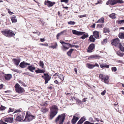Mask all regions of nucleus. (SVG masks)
<instances>
[{
  "label": "nucleus",
  "mask_w": 124,
  "mask_h": 124,
  "mask_svg": "<svg viewBox=\"0 0 124 124\" xmlns=\"http://www.w3.org/2000/svg\"><path fill=\"white\" fill-rule=\"evenodd\" d=\"M27 68L32 72H33V70L36 69L34 67H33L31 66H29Z\"/></svg>",
  "instance_id": "23"
},
{
  "label": "nucleus",
  "mask_w": 124,
  "mask_h": 124,
  "mask_svg": "<svg viewBox=\"0 0 124 124\" xmlns=\"http://www.w3.org/2000/svg\"><path fill=\"white\" fill-rule=\"evenodd\" d=\"M48 109L44 108H42L41 109V111L42 112L44 113H46V112L48 111Z\"/></svg>",
  "instance_id": "26"
},
{
  "label": "nucleus",
  "mask_w": 124,
  "mask_h": 124,
  "mask_svg": "<svg viewBox=\"0 0 124 124\" xmlns=\"http://www.w3.org/2000/svg\"><path fill=\"white\" fill-rule=\"evenodd\" d=\"M47 101H46L45 102H43L42 103V105L43 106H45L47 104Z\"/></svg>",
  "instance_id": "46"
},
{
  "label": "nucleus",
  "mask_w": 124,
  "mask_h": 124,
  "mask_svg": "<svg viewBox=\"0 0 124 124\" xmlns=\"http://www.w3.org/2000/svg\"><path fill=\"white\" fill-rule=\"evenodd\" d=\"M104 18L103 17H102L97 22V23H103L104 22Z\"/></svg>",
  "instance_id": "30"
},
{
  "label": "nucleus",
  "mask_w": 124,
  "mask_h": 124,
  "mask_svg": "<svg viewBox=\"0 0 124 124\" xmlns=\"http://www.w3.org/2000/svg\"><path fill=\"white\" fill-rule=\"evenodd\" d=\"M118 36L120 38L124 39V32H121L119 33Z\"/></svg>",
  "instance_id": "24"
},
{
  "label": "nucleus",
  "mask_w": 124,
  "mask_h": 124,
  "mask_svg": "<svg viewBox=\"0 0 124 124\" xmlns=\"http://www.w3.org/2000/svg\"><path fill=\"white\" fill-rule=\"evenodd\" d=\"M74 70L75 72H76V74L77 73V68H75Z\"/></svg>",
  "instance_id": "64"
},
{
  "label": "nucleus",
  "mask_w": 124,
  "mask_h": 124,
  "mask_svg": "<svg viewBox=\"0 0 124 124\" xmlns=\"http://www.w3.org/2000/svg\"><path fill=\"white\" fill-rule=\"evenodd\" d=\"M83 124H94V123H90L88 121H86Z\"/></svg>",
  "instance_id": "53"
},
{
  "label": "nucleus",
  "mask_w": 124,
  "mask_h": 124,
  "mask_svg": "<svg viewBox=\"0 0 124 124\" xmlns=\"http://www.w3.org/2000/svg\"><path fill=\"white\" fill-rule=\"evenodd\" d=\"M45 71L44 70H41L38 69L37 70H35V72L37 73H43L45 72Z\"/></svg>",
  "instance_id": "28"
},
{
  "label": "nucleus",
  "mask_w": 124,
  "mask_h": 124,
  "mask_svg": "<svg viewBox=\"0 0 124 124\" xmlns=\"http://www.w3.org/2000/svg\"><path fill=\"white\" fill-rule=\"evenodd\" d=\"M100 66L101 68H102L103 67H105L106 68H108L109 67V65H106L104 64H101L100 65Z\"/></svg>",
  "instance_id": "31"
},
{
  "label": "nucleus",
  "mask_w": 124,
  "mask_h": 124,
  "mask_svg": "<svg viewBox=\"0 0 124 124\" xmlns=\"http://www.w3.org/2000/svg\"><path fill=\"white\" fill-rule=\"evenodd\" d=\"M35 118V116L31 115L29 112H26L25 118L23 121L25 122H30Z\"/></svg>",
  "instance_id": "4"
},
{
  "label": "nucleus",
  "mask_w": 124,
  "mask_h": 124,
  "mask_svg": "<svg viewBox=\"0 0 124 124\" xmlns=\"http://www.w3.org/2000/svg\"><path fill=\"white\" fill-rule=\"evenodd\" d=\"M16 117L15 119L17 121H20L22 120L24 118V114L22 113L21 114H17L16 115Z\"/></svg>",
  "instance_id": "9"
},
{
  "label": "nucleus",
  "mask_w": 124,
  "mask_h": 124,
  "mask_svg": "<svg viewBox=\"0 0 124 124\" xmlns=\"http://www.w3.org/2000/svg\"><path fill=\"white\" fill-rule=\"evenodd\" d=\"M95 24H93V25L91 26V27L93 28H94L95 27Z\"/></svg>",
  "instance_id": "63"
},
{
  "label": "nucleus",
  "mask_w": 124,
  "mask_h": 124,
  "mask_svg": "<svg viewBox=\"0 0 124 124\" xmlns=\"http://www.w3.org/2000/svg\"><path fill=\"white\" fill-rule=\"evenodd\" d=\"M50 110L49 118L52 119L58 113V109L56 106L53 105L51 107Z\"/></svg>",
  "instance_id": "1"
},
{
  "label": "nucleus",
  "mask_w": 124,
  "mask_h": 124,
  "mask_svg": "<svg viewBox=\"0 0 124 124\" xmlns=\"http://www.w3.org/2000/svg\"><path fill=\"white\" fill-rule=\"evenodd\" d=\"M14 111V109L13 108H9L8 111V112H13Z\"/></svg>",
  "instance_id": "51"
},
{
  "label": "nucleus",
  "mask_w": 124,
  "mask_h": 124,
  "mask_svg": "<svg viewBox=\"0 0 124 124\" xmlns=\"http://www.w3.org/2000/svg\"><path fill=\"white\" fill-rule=\"evenodd\" d=\"M19 82L20 84H22L24 86H26V85L22 81H19Z\"/></svg>",
  "instance_id": "54"
},
{
  "label": "nucleus",
  "mask_w": 124,
  "mask_h": 124,
  "mask_svg": "<svg viewBox=\"0 0 124 124\" xmlns=\"http://www.w3.org/2000/svg\"><path fill=\"white\" fill-rule=\"evenodd\" d=\"M65 117V115L64 114L59 115L55 120L56 123H59L58 124H63Z\"/></svg>",
  "instance_id": "3"
},
{
  "label": "nucleus",
  "mask_w": 124,
  "mask_h": 124,
  "mask_svg": "<svg viewBox=\"0 0 124 124\" xmlns=\"http://www.w3.org/2000/svg\"><path fill=\"white\" fill-rule=\"evenodd\" d=\"M44 64L43 62L42 61H40L39 62V65L42 67V68H43Z\"/></svg>",
  "instance_id": "45"
},
{
  "label": "nucleus",
  "mask_w": 124,
  "mask_h": 124,
  "mask_svg": "<svg viewBox=\"0 0 124 124\" xmlns=\"http://www.w3.org/2000/svg\"><path fill=\"white\" fill-rule=\"evenodd\" d=\"M86 120V118L85 116H83V117H82L80 120V121H82V122H83L85 121Z\"/></svg>",
  "instance_id": "42"
},
{
  "label": "nucleus",
  "mask_w": 124,
  "mask_h": 124,
  "mask_svg": "<svg viewBox=\"0 0 124 124\" xmlns=\"http://www.w3.org/2000/svg\"><path fill=\"white\" fill-rule=\"evenodd\" d=\"M109 16L112 19H115L116 18L115 15L114 13H112Z\"/></svg>",
  "instance_id": "38"
},
{
  "label": "nucleus",
  "mask_w": 124,
  "mask_h": 124,
  "mask_svg": "<svg viewBox=\"0 0 124 124\" xmlns=\"http://www.w3.org/2000/svg\"><path fill=\"white\" fill-rule=\"evenodd\" d=\"M57 46H58V45H57V43L56 42H55V44H54V45L49 46V48H52L53 49H55L57 48Z\"/></svg>",
  "instance_id": "34"
},
{
  "label": "nucleus",
  "mask_w": 124,
  "mask_h": 124,
  "mask_svg": "<svg viewBox=\"0 0 124 124\" xmlns=\"http://www.w3.org/2000/svg\"><path fill=\"white\" fill-rule=\"evenodd\" d=\"M116 3H124L123 1L122 0H116Z\"/></svg>",
  "instance_id": "39"
},
{
  "label": "nucleus",
  "mask_w": 124,
  "mask_h": 124,
  "mask_svg": "<svg viewBox=\"0 0 124 124\" xmlns=\"http://www.w3.org/2000/svg\"><path fill=\"white\" fill-rule=\"evenodd\" d=\"M118 46L120 50L124 52V47L122 45L121 43Z\"/></svg>",
  "instance_id": "33"
},
{
  "label": "nucleus",
  "mask_w": 124,
  "mask_h": 124,
  "mask_svg": "<svg viewBox=\"0 0 124 124\" xmlns=\"http://www.w3.org/2000/svg\"><path fill=\"white\" fill-rule=\"evenodd\" d=\"M99 77L102 82H104L106 84H108L109 82L108 79H109L108 76L101 74L99 75Z\"/></svg>",
  "instance_id": "6"
},
{
  "label": "nucleus",
  "mask_w": 124,
  "mask_h": 124,
  "mask_svg": "<svg viewBox=\"0 0 124 124\" xmlns=\"http://www.w3.org/2000/svg\"><path fill=\"white\" fill-rule=\"evenodd\" d=\"M83 123L80 120L78 121L77 124H82Z\"/></svg>",
  "instance_id": "60"
},
{
  "label": "nucleus",
  "mask_w": 124,
  "mask_h": 124,
  "mask_svg": "<svg viewBox=\"0 0 124 124\" xmlns=\"http://www.w3.org/2000/svg\"><path fill=\"white\" fill-rule=\"evenodd\" d=\"M73 33L77 35H80L84 34L85 32H83L78 31L76 30H72Z\"/></svg>",
  "instance_id": "13"
},
{
  "label": "nucleus",
  "mask_w": 124,
  "mask_h": 124,
  "mask_svg": "<svg viewBox=\"0 0 124 124\" xmlns=\"http://www.w3.org/2000/svg\"><path fill=\"white\" fill-rule=\"evenodd\" d=\"M11 19L12 23H16L17 22V19L16 16L12 17L11 18Z\"/></svg>",
  "instance_id": "29"
},
{
  "label": "nucleus",
  "mask_w": 124,
  "mask_h": 124,
  "mask_svg": "<svg viewBox=\"0 0 124 124\" xmlns=\"http://www.w3.org/2000/svg\"><path fill=\"white\" fill-rule=\"evenodd\" d=\"M93 66L94 67L95 66L98 67H99V65L98 64L96 63H95L94 65H93Z\"/></svg>",
  "instance_id": "62"
},
{
  "label": "nucleus",
  "mask_w": 124,
  "mask_h": 124,
  "mask_svg": "<svg viewBox=\"0 0 124 124\" xmlns=\"http://www.w3.org/2000/svg\"><path fill=\"white\" fill-rule=\"evenodd\" d=\"M103 25L102 24H98L97 27H99L100 28H101L102 27Z\"/></svg>",
  "instance_id": "59"
},
{
  "label": "nucleus",
  "mask_w": 124,
  "mask_h": 124,
  "mask_svg": "<svg viewBox=\"0 0 124 124\" xmlns=\"http://www.w3.org/2000/svg\"><path fill=\"white\" fill-rule=\"evenodd\" d=\"M116 53L119 56L121 57L122 56L124 55V53H120V52H116Z\"/></svg>",
  "instance_id": "43"
},
{
  "label": "nucleus",
  "mask_w": 124,
  "mask_h": 124,
  "mask_svg": "<svg viewBox=\"0 0 124 124\" xmlns=\"http://www.w3.org/2000/svg\"><path fill=\"white\" fill-rule=\"evenodd\" d=\"M86 16V15H83L80 16L79 17L80 18H82V17H85Z\"/></svg>",
  "instance_id": "61"
},
{
  "label": "nucleus",
  "mask_w": 124,
  "mask_h": 124,
  "mask_svg": "<svg viewBox=\"0 0 124 124\" xmlns=\"http://www.w3.org/2000/svg\"><path fill=\"white\" fill-rule=\"evenodd\" d=\"M91 41L94 42L95 40V39L93 37L92 35H91L89 37V39Z\"/></svg>",
  "instance_id": "36"
},
{
  "label": "nucleus",
  "mask_w": 124,
  "mask_h": 124,
  "mask_svg": "<svg viewBox=\"0 0 124 124\" xmlns=\"http://www.w3.org/2000/svg\"><path fill=\"white\" fill-rule=\"evenodd\" d=\"M55 4V2H52L49 0L45 1L44 4L45 5H47L48 7H51L53 6Z\"/></svg>",
  "instance_id": "11"
},
{
  "label": "nucleus",
  "mask_w": 124,
  "mask_h": 124,
  "mask_svg": "<svg viewBox=\"0 0 124 124\" xmlns=\"http://www.w3.org/2000/svg\"><path fill=\"white\" fill-rule=\"evenodd\" d=\"M116 0H109L106 3V4L113 6L116 4Z\"/></svg>",
  "instance_id": "14"
},
{
  "label": "nucleus",
  "mask_w": 124,
  "mask_h": 124,
  "mask_svg": "<svg viewBox=\"0 0 124 124\" xmlns=\"http://www.w3.org/2000/svg\"><path fill=\"white\" fill-rule=\"evenodd\" d=\"M21 112V110L19 109H18V110H16L14 112V113H17V112Z\"/></svg>",
  "instance_id": "58"
},
{
  "label": "nucleus",
  "mask_w": 124,
  "mask_h": 124,
  "mask_svg": "<svg viewBox=\"0 0 124 124\" xmlns=\"http://www.w3.org/2000/svg\"><path fill=\"white\" fill-rule=\"evenodd\" d=\"M12 75L10 74H8L6 75L5 76V79L6 80H9L12 78Z\"/></svg>",
  "instance_id": "22"
},
{
  "label": "nucleus",
  "mask_w": 124,
  "mask_h": 124,
  "mask_svg": "<svg viewBox=\"0 0 124 124\" xmlns=\"http://www.w3.org/2000/svg\"><path fill=\"white\" fill-rule=\"evenodd\" d=\"M112 70L113 71L116 72V71L117 69L115 67H113L111 68Z\"/></svg>",
  "instance_id": "49"
},
{
  "label": "nucleus",
  "mask_w": 124,
  "mask_h": 124,
  "mask_svg": "<svg viewBox=\"0 0 124 124\" xmlns=\"http://www.w3.org/2000/svg\"><path fill=\"white\" fill-rule=\"evenodd\" d=\"M86 66L89 69H92L94 68L93 65L90 63H87Z\"/></svg>",
  "instance_id": "27"
},
{
  "label": "nucleus",
  "mask_w": 124,
  "mask_h": 124,
  "mask_svg": "<svg viewBox=\"0 0 124 124\" xmlns=\"http://www.w3.org/2000/svg\"><path fill=\"white\" fill-rule=\"evenodd\" d=\"M103 32L104 33H108L110 31L108 28L105 27L103 28Z\"/></svg>",
  "instance_id": "21"
},
{
  "label": "nucleus",
  "mask_w": 124,
  "mask_h": 124,
  "mask_svg": "<svg viewBox=\"0 0 124 124\" xmlns=\"http://www.w3.org/2000/svg\"><path fill=\"white\" fill-rule=\"evenodd\" d=\"M111 43L112 45L116 46H118L121 43L120 42L119 39L118 38L114 39L111 41Z\"/></svg>",
  "instance_id": "8"
},
{
  "label": "nucleus",
  "mask_w": 124,
  "mask_h": 124,
  "mask_svg": "<svg viewBox=\"0 0 124 124\" xmlns=\"http://www.w3.org/2000/svg\"><path fill=\"white\" fill-rule=\"evenodd\" d=\"M74 99L76 100V102L78 103H81V101L80 100L78 99H77L76 98H74Z\"/></svg>",
  "instance_id": "50"
},
{
  "label": "nucleus",
  "mask_w": 124,
  "mask_h": 124,
  "mask_svg": "<svg viewBox=\"0 0 124 124\" xmlns=\"http://www.w3.org/2000/svg\"><path fill=\"white\" fill-rule=\"evenodd\" d=\"M74 50V49H71L67 52V54L69 56H71V54Z\"/></svg>",
  "instance_id": "32"
},
{
  "label": "nucleus",
  "mask_w": 124,
  "mask_h": 124,
  "mask_svg": "<svg viewBox=\"0 0 124 124\" xmlns=\"http://www.w3.org/2000/svg\"><path fill=\"white\" fill-rule=\"evenodd\" d=\"M67 31V30H65L64 31H61L60 33H59L57 34L56 35V37L57 38V39H59V37L62 35L63 34V33L65 32H66Z\"/></svg>",
  "instance_id": "20"
},
{
  "label": "nucleus",
  "mask_w": 124,
  "mask_h": 124,
  "mask_svg": "<svg viewBox=\"0 0 124 124\" xmlns=\"http://www.w3.org/2000/svg\"><path fill=\"white\" fill-rule=\"evenodd\" d=\"M116 22L118 24L122 25L124 23V19L121 20H118Z\"/></svg>",
  "instance_id": "35"
},
{
  "label": "nucleus",
  "mask_w": 124,
  "mask_h": 124,
  "mask_svg": "<svg viewBox=\"0 0 124 124\" xmlns=\"http://www.w3.org/2000/svg\"><path fill=\"white\" fill-rule=\"evenodd\" d=\"M1 32L5 36L9 38L12 37L15 35L14 32L11 30H3L1 31Z\"/></svg>",
  "instance_id": "2"
},
{
  "label": "nucleus",
  "mask_w": 124,
  "mask_h": 124,
  "mask_svg": "<svg viewBox=\"0 0 124 124\" xmlns=\"http://www.w3.org/2000/svg\"><path fill=\"white\" fill-rule=\"evenodd\" d=\"M78 117H76L75 116H74L73 117L71 120V123L72 124H75L77 121L78 119Z\"/></svg>",
  "instance_id": "18"
},
{
  "label": "nucleus",
  "mask_w": 124,
  "mask_h": 124,
  "mask_svg": "<svg viewBox=\"0 0 124 124\" xmlns=\"http://www.w3.org/2000/svg\"><path fill=\"white\" fill-rule=\"evenodd\" d=\"M70 46L71 47H75L76 48H77L79 47V46L72 45L70 44Z\"/></svg>",
  "instance_id": "48"
},
{
  "label": "nucleus",
  "mask_w": 124,
  "mask_h": 124,
  "mask_svg": "<svg viewBox=\"0 0 124 124\" xmlns=\"http://www.w3.org/2000/svg\"><path fill=\"white\" fill-rule=\"evenodd\" d=\"M11 70L13 71H14V72H17L18 73H19V71L18 70H17L15 69H11Z\"/></svg>",
  "instance_id": "47"
},
{
  "label": "nucleus",
  "mask_w": 124,
  "mask_h": 124,
  "mask_svg": "<svg viewBox=\"0 0 124 124\" xmlns=\"http://www.w3.org/2000/svg\"><path fill=\"white\" fill-rule=\"evenodd\" d=\"M30 65V63H28L23 61L20 63L19 66L20 67L23 68H25L27 65Z\"/></svg>",
  "instance_id": "17"
},
{
  "label": "nucleus",
  "mask_w": 124,
  "mask_h": 124,
  "mask_svg": "<svg viewBox=\"0 0 124 124\" xmlns=\"http://www.w3.org/2000/svg\"><path fill=\"white\" fill-rule=\"evenodd\" d=\"M83 35L82 37H81L80 38L83 39L88 37V35L87 34H85L84 33V34Z\"/></svg>",
  "instance_id": "37"
},
{
  "label": "nucleus",
  "mask_w": 124,
  "mask_h": 124,
  "mask_svg": "<svg viewBox=\"0 0 124 124\" xmlns=\"http://www.w3.org/2000/svg\"><path fill=\"white\" fill-rule=\"evenodd\" d=\"M6 108H7L6 107L3 106L2 105H1V106L0 107V110H4L6 109Z\"/></svg>",
  "instance_id": "40"
},
{
  "label": "nucleus",
  "mask_w": 124,
  "mask_h": 124,
  "mask_svg": "<svg viewBox=\"0 0 124 124\" xmlns=\"http://www.w3.org/2000/svg\"><path fill=\"white\" fill-rule=\"evenodd\" d=\"M57 76L58 78L62 80L63 81L64 80V78L62 75L58 74H57Z\"/></svg>",
  "instance_id": "25"
},
{
  "label": "nucleus",
  "mask_w": 124,
  "mask_h": 124,
  "mask_svg": "<svg viewBox=\"0 0 124 124\" xmlns=\"http://www.w3.org/2000/svg\"><path fill=\"white\" fill-rule=\"evenodd\" d=\"M16 92L19 93H21L24 91V89L21 87L18 83L16 84L14 86Z\"/></svg>",
  "instance_id": "5"
},
{
  "label": "nucleus",
  "mask_w": 124,
  "mask_h": 124,
  "mask_svg": "<svg viewBox=\"0 0 124 124\" xmlns=\"http://www.w3.org/2000/svg\"><path fill=\"white\" fill-rule=\"evenodd\" d=\"M91 58H94L95 59H97V58L99 57V56L98 55H94L91 56Z\"/></svg>",
  "instance_id": "41"
},
{
  "label": "nucleus",
  "mask_w": 124,
  "mask_h": 124,
  "mask_svg": "<svg viewBox=\"0 0 124 124\" xmlns=\"http://www.w3.org/2000/svg\"><path fill=\"white\" fill-rule=\"evenodd\" d=\"M68 23L70 25H73L75 24L76 22L74 21H70L68 22Z\"/></svg>",
  "instance_id": "44"
},
{
  "label": "nucleus",
  "mask_w": 124,
  "mask_h": 124,
  "mask_svg": "<svg viewBox=\"0 0 124 124\" xmlns=\"http://www.w3.org/2000/svg\"><path fill=\"white\" fill-rule=\"evenodd\" d=\"M95 45L94 44L92 43L90 44L88 49V52L89 53L92 52L93 50L95 47Z\"/></svg>",
  "instance_id": "12"
},
{
  "label": "nucleus",
  "mask_w": 124,
  "mask_h": 124,
  "mask_svg": "<svg viewBox=\"0 0 124 124\" xmlns=\"http://www.w3.org/2000/svg\"><path fill=\"white\" fill-rule=\"evenodd\" d=\"M4 120L5 122L8 123H12L13 121V117H6L5 118Z\"/></svg>",
  "instance_id": "15"
},
{
  "label": "nucleus",
  "mask_w": 124,
  "mask_h": 124,
  "mask_svg": "<svg viewBox=\"0 0 124 124\" xmlns=\"http://www.w3.org/2000/svg\"><path fill=\"white\" fill-rule=\"evenodd\" d=\"M44 76H45L44 78V80H45L44 83L45 84H46L48 83L49 81L50 80L51 77L47 73H44Z\"/></svg>",
  "instance_id": "10"
},
{
  "label": "nucleus",
  "mask_w": 124,
  "mask_h": 124,
  "mask_svg": "<svg viewBox=\"0 0 124 124\" xmlns=\"http://www.w3.org/2000/svg\"><path fill=\"white\" fill-rule=\"evenodd\" d=\"M107 42V39H104L103 40L102 42V44H106Z\"/></svg>",
  "instance_id": "52"
},
{
  "label": "nucleus",
  "mask_w": 124,
  "mask_h": 124,
  "mask_svg": "<svg viewBox=\"0 0 124 124\" xmlns=\"http://www.w3.org/2000/svg\"><path fill=\"white\" fill-rule=\"evenodd\" d=\"M93 35L94 37L96 38H98L99 37V32L95 31L93 32Z\"/></svg>",
  "instance_id": "19"
},
{
  "label": "nucleus",
  "mask_w": 124,
  "mask_h": 124,
  "mask_svg": "<svg viewBox=\"0 0 124 124\" xmlns=\"http://www.w3.org/2000/svg\"><path fill=\"white\" fill-rule=\"evenodd\" d=\"M60 42L62 45V46L61 47V49L63 51H65L69 48L70 44L65 43L63 41H60Z\"/></svg>",
  "instance_id": "7"
},
{
  "label": "nucleus",
  "mask_w": 124,
  "mask_h": 124,
  "mask_svg": "<svg viewBox=\"0 0 124 124\" xmlns=\"http://www.w3.org/2000/svg\"><path fill=\"white\" fill-rule=\"evenodd\" d=\"M69 2V0H61V2H64L66 3H67Z\"/></svg>",
  "instance_id": "55"
},
{
  "label": "nucleus",
  "mask_w": 124,
  "mask_h": 124,
  "mask_svg": "<svg viewBox=\"0 0 124 124\" xmlns=\"http://www.w3.org/2000/svg\"><path fill=\"white\" fill-rule=\"evenodd\" d=\"M14 64L16 66H18L20 61V58H14L12 60Z\"/></svg>",
  "instance_id": "16"
},
{
  "label": "nucleus",
  "mask_w": 124,
  "mask_h": 124,
  "mask_svg": "<svg viewBox=\"0 0 124 124\" xmlns=\"http://www.w3.org/2000/svg\"><path fill=\"white\" fill-rule=\"evenodd\" d=\"M106 92V90H105L101 93V94L103 96L104 95Z\"/></svg>",
  "instance_id": "56"
},
{
  "label": "nucleus",
  "mask_w": 124,
  "mask_h": 124,
  "mask_svg": "<svg viewBox=\"0 0 124 124\" xmlns=\"http://www.w3.org/2000/svg\"><path fill=\"white\" fill-rule=\"evenodd\" d=\"M0 124H7L6 123L4 122L1 120H0Z\"/></svg>",
  "instance_id": "57"
}]
</instances>
